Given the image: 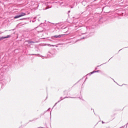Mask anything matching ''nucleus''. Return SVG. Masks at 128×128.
<instances>
[{"label":"nucleus","mask_w":128,"mask_h":128,"mask_svg":"<svg viewBox=\"0 0 128 128\" xmlns=\"http://www.w3.org/2000/svg\"><path fill=\"white\" fill-rule=\"evenodd\" d=\"M26 16V14L24 12H21L19 15H16L14 17V18H22V16Z\"/></svg>","instance_id":"f257e3e1"},{"label":"nucleus","mask_w":128,"mask_h":128,"mask_svg":"<svg viewBox=\"0 0 128 128\" xmlns=\"http://www.w3.org/2000/svg\"><path fill=\"white\" fill-rule=\"evenodd\" d=\"M66 36V34H59V35H56V36H52V40H54V38H62V36Z\"/></svg>","instance_id":"f03ea898"},{"label":"nucleus","mask_w":128,"mask_h":128,"mask_svg":"<svg viewBox=\"0 0 128 128\" xmlns=\"http://www.w3.org/2000/svg\"><path fill=\"white\" fill-rule=\"evenodd\" d=\"M10 36H12L10 35H8L6 36H0V40H4V38H9Z\"/></svg>","instance_id":"7ed1b4c3"},{"label":"nucleus","mask_w":128,"mask_h":128,"mask_svg":"<svg viewBox=\"0 0 128 128\" xmlns=\"http://www.w3.org/2000/svg\"><path fill=\"white\" fill-rule=\"evenodd\" d=\"M37 31L38 32H42V27H38L36 28Z\"/></svg>","instance_id":"20e7f679"},{"label":"nucleus","mask_w":128,"mask_h":128,"mask_svg":"<svg viewBox=\"0 0 128 128\" xmlns=\"http://www.w3.org/2000/svg\"><path fill=\"white\" fill-rule=\"evenodd\" d=\"M26 42H28V44H36V42L34 41H30V40H28Z\"/></svg>","instance_id":"39448f33"},{"label":"nucleus","mask_w":128,"mask_h":128,"mask_svg":"<svg viewBox=\"0 0 128 128\" xmlns=\"http://www.w3.org/2000/svg\"><path fill=\"white\" fill-rule=\"evenodd\" d=\"M48 58H52V56H54V54L50 52H48Z\"/></svg>","instance_id":"423d86ee"},{"label":"nucleus","mask_w":128,"mask_h":128,"mask_svg":"<svg viewBox=\"0 0 128 128\" xmlns=\"http://www.w3.org/2000/svg\"><path fill=\"white\" fill-rule=\"evenodd\" d=\"M31 56H42L40 54H31Z\"/></svg>","instance_id":"0eeeda50"},{"label":"nucleus","mask_w":128,"mask_h":128,"mask_svg":"<svg viewBox=\"0 0 128 128\" xmlns=\"http://www.w3.org/2000/svg\"><path fill=\"white\" fill-rule=\"evenodd\" d=\"M94 74V71L89 73V74H87V76H92V74Z\"/></svg>","instance_id":"6e6552de"},{"label":"nucleus","mask_w":128,"mask_h":128,"mask_svg":"<svg viewBox=\"0 0 128 128\" xmlns=\"http://www.w3.org/2000/svg\"><path fill=\"white\" fill-rule=\"evenodd\" d=\"M93 72H94H94H100V70H94Z\"/></svg>","instance_id":"1a4fd4ad"},{"label":"nucleus","mask_w":128,"mask_h":128,"mask_svg":"<svg viewBox=\"0 0 128 128\" xmlns=\"http://www.w3.org/2000/svg\"><path fill=\"white\" fill-rule=\"evenodd\" d=\"M68 97H64V98H62V97H60V100H64V98H68Z\"/></svg>","instance_id":"9d476101"},{"label":"nucleus","mask_w":128,"mask_h":128,"mask_svg":"<svg viewBox=\"0 0 128 128\" xmlns=\"http://www.w3.org/2000/svg\"><path fill=\"white\" fill-rule=\"evenodd\" d=\"M60 102V100H58L57 102H56L53 108H54V106H56V104H58V102Z\"/></svg>","instance_id":"9b49d317"},{"label":"nucleus","mask_w":128,"mask_h":128,"mask_svg":"<svg viewBox=\"0 0 128 128\" xmlns=\"http://www.w3.org/2000/svg\"><path fill=\"white\" fill-rule=\"evenodd\" d=\"M4 78V76H2V74H0V80L2 78Z\"/></svg>","instance_id":"f8f14e48"},{"label":"nucleus","mask_w":128,"mask_h":128,"mask_svg":"<svg viewBox=\"0 0 128 128\" xmlns=\"http://www.w3.org/2000/svg\"><path fill=\"white\" fill-rule=\"evenodd\" d=\"M84 30H88V27H84Z\"/></svg>","instance_id":"ddd939ff"},{"label":"nucleus","mask_w":128,"mask_h":128,"mask_svg":"<svg viewBox=\"0 0 128 128\" xmlns=\"http://www.w3.org/2000/svg\"><path fill=\"white\" fill-rule=\"evenodd\" d=\"M46 112H45L44 113L41 114L40 115V116H44V114L46 113Z\"/></svg>","instance_id":"4468645a"},{"label":"nucleus","mask_w":128,"mask_h":128,"mask_svg":"<svg viewBox=\"0 0 128 128\" xmlns=\"http://www.w3.org/2000/svg\"><path fill=\"white\" fill-rule=\"evenodd\" d=\"M106 64V62L104 63V64H100V66H97V68H98V66H102V64Z\"/></svg>","instance_id":"2eb2a0df"},{"label":"nucleus","mask_w":128,"mask_h":128,"mask_svg":"<svg viewBox=\"0 0 128 128\" xmlns=\"http://www.w3.org/2000/svg\"><path fill=\"white\" fill-rule=\"evenodd\" d=\"M48 46H54L52 45V44H48Z\"/></svg>","instance_id":"dca6fc26"},{"label":"nucleus","mask_w":128,"mask_h":128,"mask_svg":"<svg viewBox=\"0 0 128 128\" xmlns=\"http://www.w3.org/2000/svg\"><path fill=\"white\" fill-rule=\"evenodd\" d=\"M50 110V108H48V110L46 112H48Z\"/></svg>","instance_id":"f3484780"},{"label":"nucleus","mask_w":128,"mask_h":128,"mask_svg":"<svg viewBox=\"0 0 128 128\" xmlns=\"http://www.w3.org/2000/svg\"><path fill=\"white\" fill-rule=\"evenodd\" d=\"M20 20H26V18H22V19H20Z\"/></svg>","instance_id":"a211bd4d"},{"label":"nucleus","mask_w":128,"mask_h":128,"mask_svg":"<svg viewBox=\"0 0 128 128\" xmlns=\"http://www.w3.org/2000/svg\"><path fill=\"white\" fill-rule=\"evenodd\" d=\"M86 37H83L82 38H81V40H84V38H86Z\"/></svg>","instance_id":"6ab92c4d"},{"label":"nucleus","mask_w":128,"mask_h":128,"mask_svg":"<svg viewBox=\"0 0 128 128\" xmlns=\"http://www.w3.org/2000/svg\"><path fill=\"white\" fill-rule=\"evenodd\" d=\"M86 34V32H82V34Z\"/></svg>","instance_id":"aec40b11"},{"label":"nucleus","mask_w":128,"mask_h":128,"mask_svg":"<svg viewBox=\"0 0 128 128\" xmlns=\"http://www.w3.org/2000/svg\"><path fill=\"white\" fill-rule=\"evenodd\" d=\"M102 124H104V121H102Z\"/></svg>","instance_id":"412c9836"},{"label":"nucleus","mask_w":128,"mask_h":128,"mask_svg":"<svg viewBox=\"0 0 128 128\" xmlns=\"http://www.w3.org/2000/svg\"><path fill=\"white\" fill-rule=\"evenodd\" d=\"M34 120H30V122H34Z\"/></svg>","instance_id":"4be33fe9"},{"label":"nucleus","mask_w":128,"mask_h":128,"mask_svg":"<svg viewBox=\"0 0 128 128\" xmlns=\"http://www.w3.org/2000/svg\"><path fill=\"white\" fill-rule=\"evenodd\" d=\"M80 100H82V98L80 97Z\"/></svg>","instance_id":"5701e85b"},{"label":"nucleus","mask_w":128,"mask_h":128,"mask_svg":"<svg viewBox=\"0 0 128 128\" xmlns=\"http://www.w3.org/2000/svg\"><path fill=\"white\" fill-rule=\"evenodd\" d=\"M70 8H74V7H72V6H70Z\"/></svg>","instance_id":"b1692460"},{"label":"nucleus","mask_w":128,"mask_h":128,"mask_svg":"<svg viewBox=\"0 0 128 128\" xmlns=\"http://www.w3.org/2000/svg\"><path fill=\"white\" fill-rule=\"evenodd\" d=\"M98 70V68H95V70Z\"/></svg>","instance_id":"393cba45"},{"label":"nucleus","mask_w":128,"mask_h":128,"mask_svg":"<svg viewBox=\"0 0 128 128\" xmlns=\"http://www.w3.org/2000/svg\"><path fill=\"white\" fill-rule=\"evenodd\" d=\"M121 50H122V49L119 50L118 52H120Z\"/></svg>","instance_id":"a878e982"},{"label":"nucleus","mask_w":128,"mask_h":128,"mask_svg":"<svg viewBox=\"0 0 128 128\" xmlns=\"http://www.w3.org/2000/svg\"><path fill=\"white\" fill-rule=\"evenodd\" d=\"M71 98H74V97H70Z\"/></svg>","instance_id":"bb28decb"},{"label":"nucleus","mask_w":128,"mask_h":128,"mask_svg":"<svg viewBox=\"0 0 128 128\" xmlns=\"http://www.w3.org/2000/svg\"><path fill=\"white\" fill-rule=\"evenodd\" d=\"M68 12H70V10H69V11Z\"/></svg>","instance_id":"cd10ccee"},{"label":"nucleus","mask_w":128,"mask_h":128,"mask_svg":"<svg viewBox=\"0 0 128 128\" xmlns=\"http://www.w3.org/2000/svg\"><path fill=\"white\" fill-rule=\"evenodd\" d=\"M86 78H88V77L86 78Z\"/></svg>","instance_id":"c85d7f7f"},{"label":"nucleus","mask_w":128,"mask_h":128,"mask_svg":"<svg viewBox=\"0 0 128 128\" xmlns=\"http://www.w3.org/2000/svg\"><path fill=\"white\" fill-rule=\"evenodd\" d=\"M96 0H94V2H96Z\"/></svg>","instance_id":"c756f323"},{"label":"nucleus","mask_w":128,"mask_h":128,"mask_svg":"<svg viewBox=\"0 0 128 128\" xmlns=\"http://www.w3.org/2000/svg\"><path fill=\"white\" fill-rule=\"evenodd\" d=\"M114 82H116L114 81Z\"/></svg>","instance_id":"7c9ffc66"},{"label":"nucleus","mask_w":128,"mask_h":128,"mask_svg":"<svg viewBox=\"0 0 128 128\" xmlns=\"http://www.w3.org/2000/svg\"><path fill=\"white\" fill-rule=\"evenodd\" d=\"M109 60H110V58Z\"/></svg>","instance_id":"2f4dec72"},{"label":"nucleus","mask_w":128,"mask_h":128,"mask_svg":"<svg viewBox=\"0 0 128 128\" xmlns=\"http://www.w3.org/2000/svg\"><path fill=\"white\" fill-rule=\"evenodd\" d=\"M92 110H93V112H94V109H92Z\"/></svg>","instance_id":"473e14b6"},{"label":"nucleus","mask_w":128,"mask_h":128,"mask_svg":"<svg viewBox=\"0 0 128 128\" xmlns=\"http://www.w3.org/2000/svg\"><path fill=\"white\" fill-rule=\"evenodd\" d=\"M92 110H93V112H94V109H92Z\"/></svg>","instance_id":"72a5a7b5"},{"label":"nucleus","mask_w":128,"mask_h":128,"mask_svg":"<svg viewBox=\"0 0 128 128\" xmlns=\"http://www.w3.org/2000/svg\"><path fill=\"white\" fill-rule=\"evenodd\" d=\"M1 83V82H0V84Z\"/></svg>","instance_id":"f704fd0d"},{"label":"nucleus","mask_w":128,"mask_h":128,"mask_svg":"<svg viewBox=\"0 0 128 128\" xmlns=\"http://www.w3.org/2000/svg\"><path fill=\"white\" fill-rule=\"evenodd\" d=\"M127 48H128V46Z\"/></svg>","instance_id":"c9c22d12"}]
</instances>
